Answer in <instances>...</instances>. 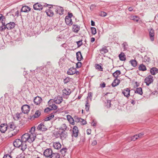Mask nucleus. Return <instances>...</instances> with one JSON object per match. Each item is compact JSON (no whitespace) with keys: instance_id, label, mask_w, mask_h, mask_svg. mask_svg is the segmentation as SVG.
<instances>
[{"instance_id":"de8ad7c7","label":"nucleus","mask_w":158,"mask_h":158,"mask_svg":"<svg viewBox=\"0 0 158 158\" xmlns=\"http://www.w3.org/2000/svg\"><path fill=\"white\" fill-rule=\"evenodd\" d=\"M35 130V127H33L31 128V130L29 132H30V133H31V134H35L34 133Z\"/></svg>"},{"instance_id":"f3484780","label":"nucleus","mask_w":158,"mask_h":158,"mask_svg":"<svg viewBox=\"0 0 158 158\" xmlns=\"http://www.w3.org/2000/svg\"><path fill=\"white\" fill-rule=\"evenodd\" d=\"M130 89L129 88H127L123 90L122 93L125 96L128 98L130 96Z\"/></svg>"},{"instance_id":"1a4fd4ad","label":"nucleus","mask_w":158,"mask_h":158,"mask_svg":"<svg viewBox=\"0 0 158 158\" xmlns=\"http://www.w3.org/2000/svg\"><path fill=\"white\" fill-rule=\"evenodd\" d=\"M8 128L7 125L6 124L3 123L0 125V131L2 133H4Z\"/></svg>"},{"instance_id":"f704fd0d","label":"nucleus","mask_w":158,"mask_h":158,"mask_svg":"<svg viewBox=\"0 0 158 158\" xmlns=\"http://www.w3.org/2000/svg\"><path fill=\"white\" fill-rule=\"evenodd\" d=\"M139 69L140 71H144L146 70V68L144 64H141L139 67Z\"/></svg>"},{"instance_id":"603ef678","label":"nucleus","mask_w":158,"mask_h":158,"mask_svg":"<svg viewBox=\"0 0 158 158\" xmlns=\"http://www.w3.org/2000/svg\"><path fill=\"white\" fill-rule=\"evenodd\" d=\"M106 15H107L106 13L104 11L101 12L100 14V16H102V17H105V16H106Z\"/></svg>"},{"instance_id":"0eeeda50","label":"nucleus","mask_w":158,"mask_h":158,"mask_svg":"<svg viewBox=\"0 0 158 158\" xmlns=\"http://www.w3.org/2000/svg\"><path fill=\"white\" fill-rule=\"evenodd\" d=\"M52 153L51 149L48 148L44 151V155L46 157H51Z\"/></svg>"},{"instance_id":"c756f323","label":"nucleus","mask_w":158,"mask_h":158,"mask_svg":"<svg viewBox=\"0 0 158 158\" xmlns=\"http://www.w3.org/2000/svg\"><path fill=\"white\" fill-rule=\"evenodd\" d=\"M77 58L78 61H81L83 58V57L81 55L80 52H78L76 53Z\"/></svg>"},{"instance_id":"4d7b16f0","label":"nucleus","mask_w":158,"mask_h":158,"mask_svg":"<svg viewBox=\"0 0 158 158\" xmlns=\"http://www.w3.org/2000/svg\"><path fill=\"white\" fill-rule=\"evenodd\" d=\"M3 158H12L11 156L9 154L5 155Z\"/></svg>"},{"instance_id":"72a5a7b5","label":"nucleus","mask_w":158,"mask_h":158,"mask_svg":"<svg viewBox=\"0 0 158 158\" xmlns=\"http://www.w3.org/2000/svg\"><path fill=\"white\" fill-rule=\"evenodd\" d=\"M135 93H137L139 95H142L143 94V92L142 89L141 87L137 88L136 89L135 91Z\"/></svg>"},{"instance_id":"4be33fe9","label":"nucleus","mask_w":158,"mask_h":158,"mask_svg":"<svg viewBox=\"0 0 158 158\" xmlns=\"http://www.w3.org/2000/svg\"><path fill=\"white\" fill-rule=\"evenodd\" d=\"M8 129H10V130H14L16 126L14 123L13 122L10 123L7 125Z\"/></svg>"},{"instance_id":"09e8293b","label":"nucleus","mask_w":158,"mask_h":158,"mask_svg":"<svg viewBox=\"0 0 158 158\" xmlns=\"http://www.w3.org/2000/svg\"><path fill=\"white\" fill-rule=\"evenodd\" d=\"M138 138V137H137V135H136L131 137V140H132L135 141L136 139H137Z\"/></svg>"},{"instance_id":"338daca9","label":"nucleus","mask_w":158,"mask_h":158,"mask_svg":"<svg viewBox=\"0 0 158 158\" xmlns=\"http://www.w3.org/2000/svg\"><path fill=\"white\" fill-rule=\"evenodd\" d=\"M97 142L96 140H94L92 143V144L93 145H95L97 144Z\"/></svg>"},{"instance_id":"b1692460","label":"nucleus","mask_w":158,"mask_h":158,"mask_svg":"<svg viewBox=\"0 0 158 158\" xmlns=\"http://www.w3.org/2000/svg\"><path fill=\"white\" fill-rule=\"evenodd\" d=\"M53 147L55 149L58 150L61 148V145L59 142H56L53 143Z\"/></svg>"},{"instance_id":"c85d7f7f","label":"nucleus","mask_w":158,"mask_h":158,"mask_svg":"<svg viewBox=\"0 0 158 158\" xmlns=\"http://www.w3.org/2000/svg\"><path fill=\"white\" fill-rule=\"evenodd\" d=\"M158 72V69L155 67L152 68L150 71V73L152 75H155L156 73H157Z\"/></svg>"},{"instance_id":"2f4dec72","label":"nucleus","mask_w":158,"mask_h":158,"mask_svg":"<svg viewBox=\"0 0 158 158\" xmlns=\"http://www.w3.org/2000/svg\"><path fill=\"white\" fill-rule=\"evenodd\" d=\"M50 102V100H49L48 101V103H49V106L50 107H51V109L52 110H56L57 109V106H56V105L55 104H51V103Z\"/></svg>"},{"instance_id":"58836bf2","label":"nucleus","mask_w":158,"mask_h":158,"mask_svg":"<svg viewBox=\"0 0 158 158\" xmlns=\"http://www.w3.org/2000/svg\"><path fill=\"white\" fill-rule=\"evenodd\" d=\"M46 14L49 17H52L54 15V13L51 10H49L48 11H46Z\"/></svg>"},{"instance_id":"ea45409f","label":"nucleus","mask_w":158,"mask_h":158,"mask_svg":"<svg viewBox=\"0 0 158 158\" xmlns=\"http://www.w3.org/2000/svg\"><path fill=\"white\" fill-rule=\"evenodd\" d=\"M60 130H61L62 131H66V130H67V127L65 124H63L60 128Z\"/></svg>"},{"instance_id":"cd10ccee","label":"nucleus","mask_w":158,"mask_h":158,"mask_svg":"<svg viewBox=\"0 0 158 158\" xmlns=\"http://www.w3.org/2000/svg\"><path fill=\"white\" fill-rule=\"evenodd\" d=\"M100 51L102 54H103L107 53L108 52V49H107L106 46H103L102 48L100 49Z\"/></svg>"},{"instance_id":"052dcab7","label":"nucleus","mask_w":158,"mask_h":158,"mask_svg":"<svg viewBox=\"0 0 158 158\" xmlns=\"http://www.w3.org/2000/svg\"><path fill=\"white\" fill-rule=\"evenodd\" d=\"M51 110H52L51 109V108L50 109V108H48V107H47V108H45L44 110V112H48V111H50Z\"/></svg>"},{"instance_id":"c03bdc74","label":"nucleus","mask_w":158,"mask_h":158,"mask_svg":"<svg viewBox=\"0 0 158 158\" xmlns=\"http://www.w3.org/2000/svg\"><path fill=\"white\" fill-rule=\"evenodd\" d=\"M74 118L75 122L78 123L81 121V118H79L77 116H75Z\"/></svg>"},{"instance_id":"4c0bfd02","label":"nucleus","mask_w":158,"mask_h":158,"mask_svg":"<svg viewBox=\"0 0 158 158\" xmlns=\"http://www.w3.org/2000/svg\"><path fill=\"white\" fill-rule=\"evenodd\" d=\"M86 102V103L85 105V109L86 111H88L89 110V103L88 100V99H87Z\"/></svg>"},{"instance_id":"774afa93","label":"nucleus","mask_w":158,"mask_h":158,"mask_svg":"<svg viewBox=\"0 0 158 158\" xmlns=\"http://www.w3.org/2000/svg\"><path fill=\"white\" fill-rule=\"evenodd\" d=\"M96 125V123L94 122V121L93 120V122L92 123V125L93 126H95Z\"/></svg>"},{"instance_id":"8fccbe9b","label":"nucleus","mask_w":158,"mask_h":158,"mask_svg":"<svg viewBox=\"0 0 158 158\" xmlns=\"http://www.w3.org/2000/svg\"><path fill=\"white\" fill-rule=\"evenodd\" d=\"M77 44L78 47H80L82 44V40L77 42Z\"/></svg>"},{"instance_id":"864d4df0","label":"nucleus","mask_w":158,"mask_h":158,"mask_svg":"<svg viewBox=\"0 0 158 158\" xmlns=\"http://www.w3.org/2000/svg\"><path fill=\"white\" fill-rule=\"evenodd\" d=\"M81 66V62H78L76 64V68H80Z\"/></svg>"},{"instance_id":"79ce46f5","label":"nucleus","mask_w":158,"mask_h":158,"mask_svg":"<svg viewBox=\"0 0 158 158\" xmlns=\"http://www.w3.org/2000/svg\"><path fill=\"white\" fill-rule=\"evenodd\" d=\"M44 66H41V67H38L36 69H35V71L36 72H37L38 71L37 70H38V71L39 72H41L42 73H43L44 72H42L41 71V70L43 71L44 69Z\"/></svg>"},{"instance_id":"9b49d317","label":"nucleus","mask_w":158,"mask_h":158,"mask_svg":"<svg viewBox=\"0 0 158 158\" xmlns=\"http://www.w3.org/2000/svg\"><path fill=\"white\" fill-rule=\"evenodd\" d=\"M148 30L149 32V35L150 40L152 41H153L154 40V30L152 28L148 29Z\"/></svg>"},{"instance_id":"0e129e2a","label":"nucleus","mask_w":158,"mask_h":158,"mask_svg":"<svg viewBox=\"0 0 158 158\" xmlns=\"http://www.w3.org/2000/svg\"><path fill=\"white\" fill-rule=\"evenodd\" d=\"M96 7V6L92 4L90 6V9L91 10L94 9Z\"/></svg>"},{"instance_id":"f257e3e1","label":"nucleus","mask_w":158,"mask_h":158,"mask_svg":"<svg viewBox=\"0 0 158 158\" xmlns=\"http://www.w3.org/2000/svg\"><path fill=\"white\" fill-rule=\"evenodd\" d=\"M35 134L25 133L21 136V140L23 142L26 143L27 141L31 143H32L35 138Z\"/></svg>"},{"instance_id":"39448f33","label":"nucleus","mask_w":158,"mask_h":158,"mask_svg":"<svg viewBox=\"0 0 158 158\" xmlns=\"http://www.w3.org/2000/svg\"><path fill=\"white\" fill-rule=\"evenodd\" d=\"M30 110V106L27 104L24 105L21 107L22 111L24 114H28Z\"/></svg>"},{"instance_id":"393cba45","label":"nucleus","mask_w":158,"mask_h":158,"mask_svg":"<svg viewBox=\"0 0 158 158\" xmlns=\"http://www.w3.org/2000/svg\"><path fill=\"white\" fill-rule=\"evenodd\" d=\"M120 81L119 79L115 78L111 84L112 86L113 87L117 86L119 84Z\"/></svg>"},{"instance_id":"5fc2aeb1","label":"nucleus","mask_w":158,"mask_h":158,"mask_svg":"<svg viewBox=\"0 0 158 158\" xmlns=\"http://www.w3.org/2000/svg\"><path fill=\"white\" fill-rule=\"evenodd\" d=\"M73 16V15L72 13L68 12V15L66 16L65 17H67L68 18H71Z\"/></svg>"},{"instance_id":"bf43d9fd","label":"nucleus","mask_w":158,"mask_h":158,"mask_svg":"<svg viewBox=\"0 0 158 158\" xmlns=\"http://www.w3.org/2000/svg\"><path fill=\"white\" fill-rule=\"evenodd\" d=\"M80 122H81L82 124L83 125H85L86 124V121L82 118L81 119V121Z\"/></svg>"},{"instance_id":"5701e85b","label":"nucleus","mask_w":158,"mask_h":158,"mask_svg":"<svg viewBox=\"0 0 158 158\" xmlns=\"http://www.w3.org/2000/svg\"><path fill=\"white\" fill-rule=\"evenodd\" d=\"M67 118L68 120L69 121V123L73 125H74V121L73 118L72 117V116L69 115H68L67 116Z\"/></svg>"},{"instance_id":"423d86ee","label":"nucleus","mask_w":158,"mask_h":158,"mask_svg":"<svg viewBox=\"0 0 158 158\" xmlns=\"http://www.w3.org/2000/svg\"><path fill=\"white\" fill-rule=\"evenodd\" d=\"M153 77L152 75H150L147 77L145 79V82L147 85H149L153 81Z\"/></svg>"},{"instance_id":"473e14b6","label":"nucleus","mask_w":158,"mask_h":158,"mask_svg":"<svg viewBox=\"0 0 158 158\" xmlns=\"http://www.w3.org/2000/svg\"><path fill=\"white\" fill-rule=\"evenodd\" d=\"M121 74V72L119 70H116L113 74V77L115 78H117L118 76Z\"/></svg>"},{"instance_id":"3c124183","label":"nucleus","mask_w":158,"mask_h":158,"mask_svg":"<svg viewBox=\"0 0 158 158\" xmlns=\"http://www.w3.org/2000/svg\"><path fill=\"white\" fill-rule=\"evenodd\" d=\"M70 81V79L69 77H67L64 80V84H66Z\"/></svg>"},{"instance_id":"a211bd4d","label":"nucleus","mask_w":158,"mask_h":158,"mask_svg":"<svg viewBox=\"0 0 158 158\" xmlns=\"http://www.w3.org/2000/svg\"><path fill=\"white\" fill-rule=\"evenodd\" d=\"M62 97L59 96L54 99V101L55 103L59 104L62 102Z\"/></svg>"},{"instance_id":"6e6552de","label":"nucleus","mask_w":158,"mask_h":158,"mask_svg":"<svg viewBox=\"0 0 158 158\" xmlns=\"http://www.w3.org/2000/svg\"><path fill=\"white\" fill-rule=\"evenodd\" d=\"M78 131L77 127L76 126H74L73 129L72 136L75 137H77L78 134Z\"/></svg>"},{"instance_id":"680f3d73","label":"nucleus","mask_w":158,"mask_h":158,"mask_svg":"<svg viewBox=\"0 0 158 158\" xmlns=\"http://www.w3.org/2000/svg\"><path fill=\"white\" fill-rule=\"evenodd\" d=\"M111 101L110 100H108L107 101V103L108 104L107 105V107H110L111 106Z\"/></svg>"},{"instance_id":"a878e982","label":"nucleus","mask_w":158,"mask_h":158,"mask_svg":"<svg viewBox=\"0 0 158 158\" xmlns=\"http://www.w3.org/2000/svg\"><path fill=\"white\" fill-rule=\"evenodd\" d=\"M62 92L63 94V95H68L71 93V91L70 89L67 88L63 90Z\"/></svg>"},{"instance_id":"4468645a","label":"nucleus","mask_w":158,"mask_h":158,"mask_svg":"<svg viewBox=\"0 0 158 158\" xmlns=\"http://www.w3.org/2000/svg\"><path fill=\"white\" fill-rule=\"evenodd\" d=\"M41 114V112L39 110L36 111L35 114L33 115L30 116V119H34V118H38Z\"/></svg>"},{"instance_id":"2eb2a0df","label":"nucleus","mask_w":158,"mask_h":158,"mask_svg":"<svg viewBox=\"0 0 158 158\" xmlns=\"http://www.w3.org/2000/svg\"><path fill=\"white\" fill-rule=\"evenodd\" d=\"M80 28V27L78 25L73 24V25L72 30L73 32L76 33H77Z\"/></svg>"},{"instance_id":"6ab92c4d","label":"nucleus","mask_w":158,"mask_h":158,"mask_svg":"<svg viewBox=\"0 0 158 158\" xmlns=\"http://www.w3.org/2000/svg\"><path fill=\"white\" fill-rule=\"evenodd\" d=\"M6 28L10 30L13 28L15 26V24L13 22H11L6 24Z\"/></svg>"},{"instance_id":"7ed1b4c3","label":"nucleus","mask_w":158,"mask_h":158,"mask_svg":"<svg viewBox=\"0 0 158 158\" xmlns=\"http://www.w3.org/2000/svg\"><path fill=\"white\" fill-rule=\"evenodd\" d=\"M49 5L47 3L37 2L33 5V8L35 10L41 11L43 10L44 7H47ZM49 6H51V7H49V8H51L52 6L51 5H49Z\"/></svg>"},{"instance_id":"e2e57ef3","label":"nucleus","mask_w":158,"mask_h":158,"mask_svg":"<svg viewBox=\"0 0 158 158\" xmlns=\"http://www.w3.org/2000/svg\"><path fill=\"white\" fill-rule=\"evenodd\" d=\"M144 135V134L143 133H140L137 135V137L138 138H141L142 136Z\"/></svg>"},{"instance_id":"20e7f679","label":"nucleus","mask_w":158,"mask_h":158,"mask_svg":"<svg viewBox=\"0 0 158 158\" xmlns=\"http://www.w3.org/2000/svg\"><path fill=\"white\" fill-rule=\"evenodd\" d=\"M6 18L2 14H0V22L2 24V26L1 27V31H3L6 28V25L5 23Z\"/></svg>"},{"instance_id":"dca6fc26","label":"nucleus","mask_w":158,"mask_h":158,"mask_svg":"<svg viewBox=\"0 0 158 158\" xmlns=\"http://www.w3.org/2000/svg\"><path fill=\"white\" fill-rule=\"evenodd\" d=\"M42 101L41 98L40 97H35L34 99V102L36 105H38Z\"/></svg>"},{"instance_id":"7c9ffc66","label":"nucleus","mask_w":158,"mask_h":158,"mask_svg":"<svg viewBox=\"0 0 158 158\" xmlns=\"http://www.w3.org/2000/svg\"><path fill=\"white\" fill-rule=\"evenodd\" d=\"M119 57L120 60L121 61H124L126 59L125 54L123 52H121L119 55Z\"/></svg>"},{"instance_id":"49530a36","label":"nucleus","mask_w":158,"mask_h":158,"mask_svg":"<svg viewBox=\"0 0 158 158\" xmlns=\"http://www.w3.org/2000/svg\"><path fill=\"white\" fill-rule=\"evenodd\" d=\"M96 68L97 69H99V70L101 71H102V68L101 66L99 65L98 64H97L96 65Z\"/></svg>"},{"instance_id":"37998d69","label":"nucleus","mask_w":158,"mask_h":158,"mask_svg":"<svg viewBox=\"0 0 158 158\" xmlns=\"http://www.w3.org/2000/svg\"><path fill=\"white\" fill-rule=\"evenodd\" d=\"M130 19L136 22H137L139 20V18L135 16H131Z\"/></svg>"},{"instance_id":"412c9836","label":"nucleus","mask_w":158,"mask_h":158,"mask_svg":"<svg viewBox=\"0 0 158 158\" xmlns=\"http://www.w3.org/2000/svg\"><path fill=\"white\" fill-rule=\"evenodd\" d=\"M76 72V69L73 67L70 68L69 69L68 71L67 74L68 75H72L75 73Z\"/></svg>"},{"instance_id":"aec40b11","label":"nucleus","mask_w":158,"mask_h":158,"mask_svg":"<svg viewBox=\"0 0 158 158\" xmlns=\"http://www.w3.org/2000/svg\"><path fill=\"white\" fill-rule=\"evenodd\" d=\"M31 8L29 7L24 6H23L21 9V12H28L31 10Z\"/></svg>"},{"instance_id":"ddd939ff","label":"nucleus","mask_w":158,"mask_h":158,"mask_svg":"<svg viewBox=\"0 0 158 158\" xmlns=\"http://www.w3.org/2000/svg\"><path fill=\"white\" fill-rule=\"evenodd\" d=\"M37 129L42 131H45L47 130V128L42 123L38 126Z\"/></svg>"},{"instance_id":"c9c22d12","label":"nucleus","mask_w":158,"mask_h":158,"mask_svg":"<svg viewBox=\"0 0 158 158\" xmlns=\"http://www.w3.org/2000/svg\"><path fill=\"white\" fill-rule=\"evenodd\" d=\"M131 65L133 67H135L137 65V62L135 60H131L130 61Z\"/></svg>"},{"instance_id":"13d9d810","label":"nucleus","mask_w":158,"mask_h":158,"mask_svg":"<svg viewBox=\"0 0 158 158\" xmlns=\"http://www.w3.org/2000/svg\"><path fill=\"white\" fill-rule=\"evenodd\" d=\"M22 114L21 113H17L16 114V117L18 119L20 118V114Z\"/></svg>"},{"instance_id":"6e6d98bb","label":"nucleus","mask_w":158,"mask_h":158,"mask_svg":"<svg viewBox=\"0 0 158 158\" xmlns=\"http://www.w3.org/2000/svg\"><path fill=\"white\" fill-rule=\"evenodd\" d=\"M92 94H93L91 92H89L88 94V96L87 97V99H88V97L90 98V99H91L92 97Z\"/></svg>"},{"instance_id":"e433bc0d","label":"nucleus","mask_w":158,"mask_h":158,"mask_svg":"<svg viewBox=\"0 0 158 158\" xmlns=\"http://www.w3.org/2000/svg\"><path fill=\"white\" fill-rule=\"evenodd\" d=\"M50 158H60V155L58 153H52Z\"/></svg>"},{"instance_id":"f03ea898","label":"nucleus","mask_w":158,"mask_h":158,"mask_svg":"<svg viewBox=\"0 0 158 158\" xmlns=\"http://www.w3.org/2000/svg\"><path fill=\"white\" fill-rule=\"evenodd\" d=\"M13 144L15 147L19 148L23 152L27 148L26 143H23L20 139H17L15 140Z\"/></svg>"},{"instance_id":"f8f14e48","label":"nucleus","mask_w":158,"mask_h":158,"mask_svg":"<svg viewBox=\"0 0 158 158\" xmlns=\"http://www.w3.org/2000/svg\"><path fill=\"white\" fill-rule=\"evenodd\" d=\"M60 139L63 140L65 139L68 136V133L65 131H62L59 133Z\"/></svg>"},{"instance_id":"69168bd1","label":"nucleus","mask_w":158,"mask_h":158,"mask_svg":"<svg viewBox=\"0 0 158 158\" xmlns=\"http://www.w3.org/2000/svg\"><path fill=\"white\" fill-rule=\"evenodd\" d=\"M106 84L104 82H103L102 84H101L100 85V86L102 88H104L105 87Z\"/></svg>"},{"instance_id":"bb28decb","label":"nucleus","mask_w":158,"mask_h":158,"mask_svg":"<svg viewBox=\"0 0 158 158\" xmlns=\"http://www.w3.org/2000/svg\"><path fill=\"white\" fill-rule=\"evenodd\" d=\"M66 23L69 26H71L73 24V22L72 21L71 18H69L65 17V19Z\"/></svg>"},{"instance_id":"9d476101","label":"nucleus","mask_w":158,"mask_h":158,"mask_svg":"<svg viewBox=\"0 0 158 158\" xmlns=\"http://www.w3.org/2000/svg\"><path fill=\"white\" fill-rule=\"evenodd\" d=\"M55 12L56 14L62 15L64 14V10L63 8L60 6H58L55 10Z\"/></svg>"},{"instance_id":"a19ab883","label":"nucleus","mask_w":158,"mask_h":158,"mask_svg":"<svg viewBox=\"0 0 158 158\" xmlns=\"http://www.w3.org/2000/svg\"><path fill=\"white\" fill-rule=\"evenodd\" d=\"M67 149L66 148H62L60 150V152L62 154V155L64 156L66 152Z\"/></svg>"},{"instance_id":"a18cd8bd","label":"nucleus","mask_w":158,"mask_h":158,"mask_svg":"<svg viewBox=\"0 0 158 158\" xmlns=\"http://www.w3.org/2000/svg\"><path fill=\"white\" fill-rule=\"evenodd\" d=\"M91 30L92 34L94 35L96 33V29L95 27H91Z\"/></svg>"}]
</instances>
